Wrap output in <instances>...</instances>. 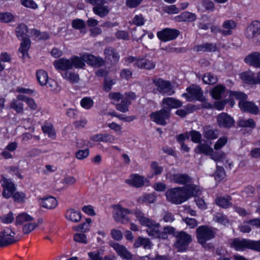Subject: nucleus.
<instances>
[{
	"label": "nucleus",
	"instance_id": "44",
	"mask_svg": "<svg viewBox=\"0 0 260 260\" xmlns=\"http://www.w3.org/2000/svg\"><path fill=\"white\" fill-rule=\"evenodd\" d=\"M42 131L44 134H47L49 137L54 139L55 132L51 124H47L42 127Z\"/></svg>",
	"mask_w": 260,
	"mask_h": 260
},
{
	"label": "nucleus",
	"instance_id": "1",
	"mask_svg": "<svg viewBox=\"0 0 260 260\" xmlns=\"http://www.w3.org/2000/svg\"><path fill=\"white\" fill-rule=\"evenodd\" d=\"M112 216L114 220L121 224H127L131 222L128 215L134 213L137 219L142 226L147 228H157L160 226L158 223L145 216V214L139 209L136 208L134 211L123 207L120 204L112 205Z\"/></svg>",
	"mask_w": 260,
	"mask_h": 260
},
{
	"label": "nucleus",
	"instance_id": "12",
	"mask_svg": "<svg viewBox=\"0 0 260 260\" xmlns=\"http://www.w3.org/2000/svg\"><path fill=\"white\" fill-rule=\"evenodd\" d=\"M217 124L220 127L231 128L234 125V120L226 113H221L217 117Z\"/></svg>",
	"mask_w": 260,
	"mask_h": 260
},
{
	"label": "nucleus",
	"instance_id": "64",
	"mask_svg": "<svg viewBox=\"0 0 260 260\" xmlns=\"http://www.w3.org/2000/svg\"><path fill=\"white\" fill-rule=\"evenodd\" d=\"M88 255L91 260H102V257L98 251L88 252Z\"/></svg>",
	"mask_w": 260,
	"mask_h": 260
},
{
	"label": "nucleus",
	"instance_id": "41",
	"mask_svg": "<svg viewBox=\"0 0 260 260\" xmlns=\"http://www.w3.org/2000/svg\"><path fill=\"white\" fill-rule=\"evenodd\" d=\"M72 62V67L74 66L76 68H83L85 64L83 60V55L79 57L77 56H74L71 58Z\"/></svg>",
	"mask_w": 260,
	"mask_h": 260
},
{
	"label": "nucleus",
	"instance_id": "38",
	"mask_svg": "<svg viewBox=\"0 0 260 260\" xmlns=\"http://www.w3.org/2000/svg\"><path fill=\"white\" fill-rule=\"evenodd\" d=\"M241 79L246 83L254 84V75L250 72H245L240 74Z\"/></svg>",
	"mask_w": 260,
	"mask_h": 260
},
{
	"label": "nucleus",
	"instance_id": "23",
	"mask_svg": "<svg viewBox=\"0 0 260 260\" xmlns=\"http://www.w3.org/2000/svg\"><path fill=\"white\" fill-rule=\"evenodd\" d=\"M136 64L138 68L148 70L153 69L156 65L155 62L145 58H139Z\"/></svg>",
	"mask_w": 260,
	"mask_h": 260
},
{
	"label": "nucleus",
	"instance_id": "25",
	"mask_svg": "<svg viewBox=\"0 0 260 260\" xmlns=\"http://www.w3.org/2000/svg\"><path fill=\"white\" fill-rule=\"evenodd\" d=\"M231 246L237 251H244L248 248V239H235L231 243Z\"/></svg>",
	"mask_w": 260,
	"mask_h": 260
},
{
	"label": "nucleus",
	"instance_id": "49",
	"mask_svg": "<svg viewBox=\"0 0 260 260\" xmlns=\"http://www.w3.org/2000/svg\"><path fill=\"white\" fill-rule=\"evenodd\" d=\"M21 4L25 8L32 9H37L38 8V5L34 0H20Z\"/></svg>",
	"mask_w": 260,
	"mask_h": 260
},
{
	"label": "nucleus",
	"instance_id": "27",
	"mask_svg": "<svg viewBox=\"0 0 260 260\" xmlns=\"http://www.w3.org/2000/svg\"><path fill=\"white\" fill-rule=\"evenodd\" d=\"M41 206L45 208L51 209L56 207L57 201L56 199L52 196H49L41 199Z\"/></svg>",
	"mask_w": 260,
	"mask_h": 260
},
{
	"label": "nucleus",
	"instance_id": "20",
	"mask_svg": "<svg viewBox=\"0 0 260 260\" xmlns=\"http://www.w3.org/2000/svg\"><path fill=\"white\" fill-rule=\"evenodd\" d=\"M244 61L251 66L260 68V53L257 52L252 53L245 58Z\"/></svg>",
	"mask_w": 260,
	"mask_h": 260
},
{
	"label": "nucleus",
	"instance_id": "16",
	"mask_svg": "<svg viewBox=\"0 0 260 260\" xmlns=\"http://www.w3.org/2000/svg\"><path fill=\"white\" fill-rule=\"evenodd\" d=\"M110 246L116 251L117 253L121 257L126 259L132 258L131 253L127 250L125 247L120 245L117 243H110Z\"/></svg>",
	"mask_w": 260,
	"mask_h": 260
},
{
	"label": "nucleus",
	"instance_id": "6",
	"mask_svg": "<svg viewBox=\"0 0 260 260\" xmlns=\"http://www.w3.org/2000/svg\"><path fill=\"white\" fill-rule=\"evenodd\" d=\"M188 93H184L182 96L186 98L187 101L192 102L194 100L204 102L206 98L203 95L201 88L194 85H191L186 89Z\"/></svg>",
	"mask_w": 260,
	"mask_h": 260
},
{
	"label": "nucleus",
	"instance_id": "57",
	"mask_svg": "<svg viewBox=\"0 0 260 260\" xmlns=\"http://www.w3.org/2000/svg\"><path fill=\"white\" fill-rule=\"evenodd\" d=\"M225 175L224 169L222 167L217 166L216 171L214 174V177L216 180L218 181L222 180Z\"/></svg>",
	"mask_w": 260,
	"mask_h": 260
},
{
	"label": "nucleus",
	"instance_id": "22",
	"mask_svg": "<svg viewBox=\"0 0 260 260\" xmlns=\"http://www.w3.org/2000/svg\"><path fill=\"white\" fill-rule=\"evenodd\" d=\"M171 182L179 184H185L190 181V177L186 174H175L170 176Z\"/></svg>",
	"mask_w": 260,
	"mask_h": 260
},
{
	"label": "nucleus",
	"instance_id": "60",
	"mask_svg": "<svg viewBox=\"0 0 260 260\" xmlns=\"http://www.w3.org/2000/svg\"><path fill=\"white\" fill-rule=\"evenodd\" d=\"M114 84L115 82L113 80L108 78L105 79L103 87L104 90L106 92H109Z\"/></svg>",
	"mask_w": 260,
	"mask_h": 260
},
{
	"label": "nucleus",
	"instance_id": "24",
	"mask_svg": "<svg viewBox=\"0 0 260 260\" xmlns=\"http://www.w3.org/2000/svg\"><path fill=\"white\" fill-rule=\"evenodd\" d=\"M54 65L57 70H68L72 68V62L71 59L60 58L54 62Z\"/></svg>",
	"mask_w": 260,
	"mask_h": 260
},
{
	"label": "nucleus",
	"instance_id": "62",
	"mask_svg": "<svg viewBox=\"0 0 260 260\" xmlns=\"http://www.w3.org/2000/svg\"><path fill=\"white\" fill-rule=\"evenodd\" d=\"M89 153V152L88 149L80 150L76 152V156L78 159H83L88 156Z\"/></svg>",
	"mask_w": 260,
	"mask_h": 260
},
{
	"label": "nucleus",
	"instance_id": "2",
	"mask_svg": "<svg viewBox=\"0 0 260 260\" xmlns=\"http://www.w3.org/2000/svg\"><path fill=\"white\" fill-rule=\"evenodd\" d=\"M245 35L256 45L260 44V22L253 21L246 27Z\"/></svg>",
	"mask_w": 260,
	"mask_h": 260
},
{
	"label": "nucleus",
	"instance_id": "5",
	"mask_svg": "<svg viewBox=\"0 0 260 260\" xmlns=\"http://www.w3.org/2000/svg\"><path fill=\"white\" fill-rule=\"evenodd\" d=\"M177 238V241L174 244L175 247L178 252H183L187 250L189 243L192 241V238L190 235L181 231L175 235Z\"/></svg>",
	"mask_w": 260,
	"mask_h": 260
},
{
	"label": "nucleus",
	"instance_id": "28",
	"mask_svg": "<svg viewBox=\"0 0 260 260\" xmlns=\"http://www.w3.org/2000/svg\"><path fill=\"white\" fill-rule=\"evenodd\" d=\"M197 19V15L188 11L182 13L180 15L175 17V19L178 22H192Z\"/></svg>",
	"mask_w": 260,
	"mask_h": 260
},
{
	"label": "nucleus",
	"instance_id": "50",
	"mask_svg": "<svg viewBox=\"0 0 260 260\" xmlns=\"http://www.w3.org/2000/svg\"><path fill=\"white\" fill-rule=\"evenodd\" d=\"M72 27L76 29H81L84 28L86 26L85 21L80 19H76L72 21Z\"/></svg>",
	"mask_w": 260,
	"mask_h": 260
},
{
	"label": "nucleus",
	"instance_id": "21",
	"mask_svg": "<svg viewBox=\"0 0 260 260\" xmlns=\"http://www.w3.org/2000/svg\"><path fill=\"white\" fill-rule=\"evenodd\" d=\"M2 185L4 188L3 196L7 199L10 198L15 189L14 184L10 180L5 179Z\"/></svg>",
	"mask_w": 260,
	"mask_h": 260
},
{
	"label": "nucleus",
	"instance_id": "34",
	"mask_svg": "<svg viewBox=\"0 0 260 260\" xmlns=\"http://www.w3.org/2000/svg\"><path fill=\"white\" fill-rule=\"evenodd\" d=\"M93 13L101 17H104L109 13V9L108 6L104 4H101L99 6L93 7L92 9Z\"/></svg>",
	"mask_w": 260,
	"mask_h": 260
},
{
	"label": "nucleus",
	"instance_id": "33",
	"mask_svg": "<svg viewBox=\"0 0 260 260\" xmlns=\"http://www.w3.org/2000/svg\"><path fill=\"white\" fill-rule=\"evenodd\" d=\"M195 49L197 52H215L217 47L215 44L206 43L196 46Z\"/></svg>",
	"mask_w": 260,
	"mask_h": 260
},
{
	"label": "nucleus",
	"instance_id": "30",
	"mask_svg": "<svg viewBox=\"0 0 260 260\" xmlns=\"http://www.w3.org/2000/svg\"><path fill=\"white\" fill-rule=\"evenodd\" d=\"M217 131L210 125L203 127V136L207 140H214L218 137Z\"/></svg>",
	"mask_w": 260,
	"mask_h": 260
},
{
	"label": "nucleus",
	"instance_id": "54",
	"mask_svg": "<svg viewBox=\"0 0 260 260\" xmlns=\"http://www.w3.org/2000/svg\"><path fill=\"white\" fill-rule=\"evenodd\" d=\"M189 135L192 141L194 143H198L201 142L202 135L199 132L194 130L191 131L189 132Z\"/></svg>",
	"mask_w": 260,
	"mask_h": 260
},
{
	"label": "nucleus",
	"instance_id": "40",
	"mask_svg": "<svg viewBox=\"0 0 260 260\" xmlns=\"http://www.w3.org/2000/svg\"><path fill=\"white\" fill-rule=\"evenodd\" d=\"M202 80L204 83L207 84H214L217 83V78L211 73H207L202 77Z\"/></svg>",
	"mask_w": 260,
	"mask_h": 260
},
{
	"label": "nucleus",
	"instance_id": "26",
	"mask_svg": "<svg viewBox=\"0 0 260 260\" xmlns=\"http://www.w3.org/2000/svg\"><path fill=\"white\" fill-rule=\"evenodd\" d=\"M237 26L236 22L233 20H228L224 21L222 27V35L229 36L233 34V30Z\"/></svg>",
	"mask_w": 260,
	"mask_h": 260
},
{
	"label": "nucleus",
	"instance_id": "56",
	"mask_svg": "<svg viewBox=\"0 0 260 260\" xmlns=\"http://www.w3.org/2000/svg\"><path fill=\"white\" fill-rule=\"evenodd\" d=\"M14 19V16L10 13H0V21L2 22L7 23L10 22Z\"/></svg>",
	"mask_w": 260,
	"mask_h": 260
},
{
	"label": "nucleus",
	"instance_id": "45",
	"mask_svg": "<svg viewBox=\"0 0 260 260\" xmlns=\"http://www.w3.org/2000/svg\"><path fill=\"white\" fill-rule=\"evenodd\" d=\"M239 125L240 127H246L254 128L255 126V123L252 119H241L239 121Z\"/></svg>",
	"mask_w": 260,
	"mask_h": 260
},
{
	"label": "nucleus",
	"instance_id": "7",
	"mask_svg": "<svg viewBox=\"0 0 260 260\" xmlns=\"http://www.w3.org/2000/svg\"><path fill=\"white\" fill-rule=\"evenodd\" d=\"M197 237L198 242L205 248L209 249L211 246L206 244V242L214 237V233L211 229H197Z\"/></svg>",
	"mask_w": 260,
	"mask_h": 260
},
{
	"label": "nucleus",
	"instance_id": "47",
	"mask_svg": "<svg viewBox=\"0 0 260 260\" xmlns=\"http://www.w3.org/2000/svg\"><path fill=\"white\" fill-rule=\"evenodd\" d=\"M230 96L235 98L236 99L239 100V102L245 101L247 99V95L244 92L241 91H230Z\"/></svg>",
	"mask_w": 260,
	"mask_h": 260
},
{
	"label": "nucleus",
	"instance_id": "31",
	"mask_svg": "<svg viewBox=\"0 0 260 260\" xmlns=\"http://www.w3.org/2000/svg\"><path fill=\"white\" fill-rule=\"evenodd\" d=\"M125 183L136 187H140L144 185V178L139 175H133L132 179L125 180Z\"/></svg>",
	"mask_w": 260,
	"mask_h": 260
},
{
	"label": "nucleus",
	"instance_id": "43",
	"mask_svg": "<svg viewBox=\"0 0 260 260\" xmlns=\"http://www.w3.org/2000/svg\"><path fill=\"white\" fill-rule=\"evenodd\" d=\"M225 87L222 85H217L212 90V97L216 100L220 99L222 93L224 91Z\"/></svg>",
	"mask_w": 260,
	"mask_h": 260
},
{
	"label": "nucleus",
	"instance_id": "32",
	"mask_svg": "<svg viewBox=\"0 0 260 260\" xmlns=\"http://www.w3.org/2000/svg\"><path fill=\"white\" fill-rule=\"evenodd\" d=\"M65 216L68 220L74 222H78L81 218L80 212L73 209L68 210Z\"/></svg>",
	"mask_w": 260,
	"mask_h": 260
},
{
	"label": "nucleus",
	"instance_id": "39",
	"mask_svg": "<svg viewBox=\"0 0 260 260\" xmlns=\"http://www.w3.org/2000/svg\"><path fill=\"white\" fill-rule=\"evenodd\" d=\"M131 104V102L127 98H123L120 103L116 104V109L121 112H126L128 110V106Z\"/></svg>",
	"mask_w": 260,
	"mask_h": 260
},
{
	"label": "nucleus",
	"instance_id": "15",
	"mask_svg": "<svg viewBox=\"0 0 260 260\" xmlns=\"http://www.w3.org/2000/svg\"><path fill=\"white\" fill-rule=\"evenodd\" d=\"M83 60L87 64L95 67L103 66L105 63V60L103 58L89 54H83Z\"/></svg>",
	"mask_w": 260,
	"mask_h": 260
},
{
	"label": "nucleus",
	"instance_id": "42",
	"mask_svg": "<svg viewBox=\"0 0 260 260\" xmlns=\"http://www.w3.org/2000/svg\"><path fill=\"white\" fill-rule=\"evenodd\" d=\"M64 79L70 81L71 83H77L79 80V77L77 74L67 72L62 75Z\"/></svg>",
	"mask_w": 260,
	"mask_h": 260
},
{
	"label": "nucleus",
	"instance_id": "51",
	"mask_svg": "<svg viewBox=\"0 0 260 260\" xmlns=\"http://www.w3.org/2000/svg\"><path fill=\"white\" fill-rule=\"evenodd\" d=\"M32 220L31 217L25 213H22L17 216V225H21L22 223L31 221Z\"/></svg>",
	"mask_w": 260,
	"mask_h": 260
},
{
	"label": "nucleus",
	"instance_id": "19",
	"mask_svg": "<svg viewBox=\"0 0 260 260\" xmlns=\"http://www.w3.org/2000/svg\"><path fill=\"white\" fill-rule=\"evenodd\" d=\"M162 104L165 109H169L170 111L172 108H178L182 106L181 101L173 98H166L163 99Z\"/></svg>",
	"mask_w": 260,
	"mask_h": 260
},
{
	"label": "nucleus",
	"instance_id": "37",
	"mask_svg": "<svg viewBox=\"0 0 260 260\" xmlns=\"http://www.w3.org/2000/svg\"><path fill=\"white\" fill-rule=\"evenodd\" d=\"M231 198L228 196L227 198L225 197H218L216 199L215 202L217 205L223 208H227L232 205L230 202Z\"/></svg>",
	"mask_w": 260,
	"mask_h": 260
},
{
	"label": "nucleus",
	"instance_id": "3",
	"mask_svg": "<svg viewBox=\"0 0 260 260\" xmlns=\"http://www.w3.org/2000/svg\"><path fill=\"white\" fill-rule=\"evenodd\" d=\"M168 201L175 204H180L186 201L182 187H178L168 189L166 192Z\"/></svg>",
	"mask_w": 260,
	"mask_h": 260
},
{
	"label": "nucleus",
	"instance_id": "9",
	"mask_svg": "<svg viewBox=\"0 0 260 260\" xmlns=\"http://www.w3.org/2000/svg\"><path fill=\"white\" fill-rule=\"evenodd\" d=\"M15 241V233L12 229H5L0 232V247L12 244Z\"/></svg>",
	"mask_w": 260,
	"mask_h": 260
},
{
	"label": "nucleus",
	"instance_id": "29",
	"mask_svg": "<svg viewBox=\"0 0 260 260\" xmlns=\"http://www.w3.org/2000/svg\"><path fill=\"white\" fill-rule=\"evenodd\" d=\"M30 45L31 41L28 38H22V42L20 43L19 51L22 53L23 57H28V51Z\"/></svg>",
	"mask_w": 260,
	"mask_h": 260
},
{
	"label": "nucleus",
	"instance_id": "48",
	"mask_svg": "<svg viewBox=\"0 0 260 260\" xmlns=\"http://www.w3.org/2000/svg\"><path fill=\"white\" fill-rule=\"evenodd\" d=\"M213 219L215 222L219 223L223 225H226V223H228V220L226 217L219 213L214 215Z\"/></svg>",
	"mask_w": 260,
	"mask_h": 260
},
{
	"label": "nucleus",
	"instance_id": "63",
	"mask_svg": "<svg viewBox=\"0 0 260 260\" xmlns=\"http://www.w3.org/2000/svg\"><path fill=\"white\" fill-rule=\"evenodd\" d=\"M143 0H126V6L129 8H134L138 7Z\"/></svg>",
	"mask_w": 260,
	"mask_h": 260
},
{
	"label": "nucleus",
	"instance_id": "58",
	"mask_svg": "<svg viewBox=\"0 0 260 260\" xmlns=\"http://www.w3.org/2000/svg\"><path fill=\"white\" fill-rule=\"evenodd\" d=\"M151 168L155 175L160 174L163 171V168L159 166L158 163L156 161H152L151 162Z\"/></svg>",
	"mask_w": 260,
	"mask_h": 260
},
{
	"label": "nucleus",
	"instance_id": "18",
	"mask_svg": "<svg viewBox=\"0 0 260 260\" xmlns=\"http://www.w3.org/2000/svg\"><path fill=\"white\" fill-rule=\"evenodd\" d=\"M239 106L242 110L252 114H257L258 111V107L253 103L246 100L239 102Z\"/></svg>",
	"mask_w": 260,
	"mask_h": 260
},
{
	"label": "nucleus",
	"instance_id": "61",
	"mask_svg": "<svg viewBox=\"0 0 260 260\" xmlns=\"http://www.w3.org/2000/svg\"><path fill=\"white\" fill-rule=\"evenodd\" d=\"M228 141V139L225 137L220 138L214 145V149L215 150H218L222 147Z\"/></svg>",
	"mask_w": 260,
	"mask_h": 260
},
{
	"label": "nucleus",
	"instance_id": "59",
	"mask_svg": "<svg viewBox=\"0 0 260 260\" xmlns=\"http://www.w3.org/2000/svg\"><path fill=\"white\" fill-rule=\"evenodd\" d=\"M133 22L134 24L137 26H142L144 25L145 20L143 16L141 14H140L135 16L133 19Z\"/></svg>",
	"mask_w": 260,
	"mask_h": 260
},
{
	"label": "nucleus",
	"instance_id": "36",
	"mask_svg": "<svg viewBox=\"0 0 260 260\" xmlns=\"http://www.w3.org/2000/svg\"><path fill=\"white\" fill-rule=\"evenodd\" d=\"M194 151L197 153H204L206 155H209L213 152V149L208 144L203 143L198 145Z\"/></svg>",
	"mask_w": 260,
	"mask_h": 260
},
{
	"label": "nucleus",
	"instance_id": "10",
	"mask_svg": "<svg viewBox=\"0 0 260 260\" xmlns=\"http://www.w3.org/2000/svg\"><path fill=\"white\" fill-rule=\"evenodd\" d=\"M179 35V31L169 28H166L158 31L157 36L158 38L164 42H167L175 39Z\"/></svg>",
	"mask_w": 260,
	"mask_h": 260
},
{
	"label": "nucleus",
	"instance_id": "17",
	"mask_svg": "<svg viewBox=\"0 0 260 260\" xmlns=\"http://www.w3.org/2000/svg\"><path fill=\"white\" fill-rule=\"evenodd\" d=\"M184 193L186 198V200L191 197L200 195L201 190L200 187L194 184H189L182 187Z\"/></svg>",
	"mask_w": 260,
	"mask_h": 260
},
{
	"label": "nucleus",
	"instance_id": "11",
	"mask_svg": "<svg viewBox=\"0 0 260 260\" xmlns=\"http://www.w3.org/2000/svg\"><path fill=\"white\" fill-rule=\"evenodd\" d=\"M105 59L111 65H116L119 61L120 55L116 50L112 47L106 48L104 51Z\"/></svg>",
	"mask_w": 260,
	"mask_h": 260
},
{
	"label": "nucleus",
	"instance_id": "46",
	"mask_svg": "<svg viewBox=\"0 0 260 260\" xmlns=\"http://www.w3.org/2000/svg\"><path fill=\"white\" fill-rule=\"evenodd\" d=\"M93 100L89 97L84 98L81 101V106L87 110L90 109L93 106Z\"/></svg>",
	"mask_w": 260,
	"mask_h": 260
},
{
	"label": "nucleus",
	"instance_id": "14",
	"mask_svg": "<svg viewBox=\"0 0 260 260\" xmlns=\"http://www.w3.org/2000/svg\"><path fill=\"white\" fill-rule=\"evenodd\" d=\"M174 229H147L146 232L149 236L154 238L166 239L168 237V234L173 232Z\"/></svg>",
	"mask_w": 260,
	"mask_h": 260
},
{
	"label": "nucleus",
	"instance_id": "55",
	"mask_svg": "<svg viewBox=\"0 0 260 260\" xmlns=\"http://www.w3.org/2000/svg\"><path fill=\"white\" fill-rule=\"evenodd\" d=\"M75 241L79 243L86 244L87 243L86 236L81 233H78L75 234L74 236Z\"/></svg>",
	"mask_w": 260,
	"mask_h": 260
},
{
	"label": "nucleus",
	"instance_id": "13",
	"mask_svg": "<svg viewBox=\"0 0 260 260\" xmlns=\"http://www.w3.org/2000/svg\"><path fill=\"white\" fill-rule=\"evenodd\" d=\"M37 80L41 86H46L47 87H53L55 82L48 78V74L43 70H39L36 72Z\"/></svg>",
	"mask_w": 260,
	"mask_h": 260
},
{
	"label": "nucleus",
	"instance_id": "35",
	"mask_svg": "<svg viewBox=\"0 0 260 260\" xmlns=\"http://www.w3.org/2000/svg\"><path fill=\"white\" fill-rule=\"evenodd\" d=\"M134 247L138 248L142 246L145 249H150L152 247V243L148 239L139 237L134 243Z\"/></svg>",
	"mask_w": 260,
	"mask_h": 260
},
{
	"label": "nucleus",
	"instance_id": "4",
	"mask_svg": "<svg viewBox=\"0 0 260 260\" xmlns=\"http://www.w3.org/2000/svg\"><path fill=\"white\" fill-rule=\"evenodd\" d=\"M152 81L156 87V90L163 95H171L174 93L173 86L170 81L160 78H155L153 79Z\"/></svg>",
	"mask_w": 260,
	"mask_h": 260
},
{
	"label": "nucleus",
	"instance_id": "52",
	"mask_svg": "<svg viewBox=\"0 0 260 260\" xmlns=\"http://www.w3.org/2000/svg\"><path fill=\"white\" fill-rule=\"evenodd\" d=\"M248 248L260 252V241H253L248 239Z\"/></svg>",
	"mask_w": 260,
	"mask_h": 260
},
{
	"label": "nucleus",
	"instance_id": "8",
	"mask_svg": "<svg viewBox=\"0 0 260 260\" xmlns=\"http://www.w3.org/2000/svg\"><path fill=\"white\" fill-rule=\"evenodd\" d=\"M170 114L169 109H165L164 108L159 111L151 113L150 117L157 124L165 125L167 124L166 120L170 118Z\"/></svg>",
	"mask_w": 260,
	"mask_h": 260
},
{
	"label": "nucleus",
	"instance_id": "53",
	"mask_svg": "<svg viewBox=\"0 0 260 260\" xmlns=\"http://www.w3.org/2000/svg\"><path fill=\"white\" fill-rule=\"evenodd\" d=\"M28 28L27 26L24 23L20 24L18 26H17V37H25Z\"/></svg>",
	"mask_w": 260,
	"mask_h": 260
}]
</instances>
